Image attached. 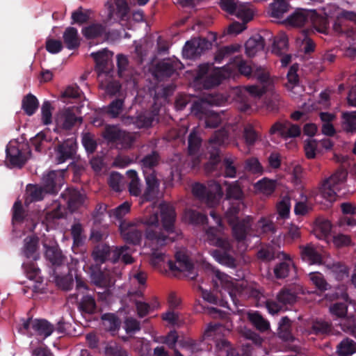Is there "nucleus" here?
I'll return each mask as SVG.
<instances>
[{
  "instance_id": "63",
  "label": "nucleus",
  "mask_w": 356,
  "mask_h": 356,
  "mask_svg": "<svg viewBox=\"0 0 356 356\" xmlns=\"http://www.w3.org/2000/svg\"><path fill=\"white\" fill-rule=\"evenodd\" d=\"M294 267L293 262L282 261L277 264L274 268V274L277 279L286 277L291 269Z\"/></svg>"
},
{
  "instance_id": "45",
  "label": "nucleus",
  "mask_w": 356,
  "mask_h": 356,
  "mask_svg": "<svg viewBox=\"0 0 356 356\" xmlns=\"http://www.w3.org/2000/svg\"><path fill=\"white\" fill-rule=\"evenodd\" d=\"M22 266L27 277L29 280H33L37 283L42 282L43 280L41 276V270L34 262L30 261L24 263Z\"/></svg>"
},
{
  "instance_id": "34",
  "label": "nucleus",
  "mask_w": 356,
  "mask_h": 356,
  "mask_svg": "<svg viewBox=\"0 0 356 356\" xmlns=\"http://www.w3.org/2000/svg\"><path fill=\"white\" fill-rule=\"evenodd\" d=\"M81 32L86 39H95L105 34L106 26L100 23H92L83 27Z\"/></svg>"
},
{
  "instance_id": "10",
  "label": "nucleus",
  "mask_w": 356,
  "mask_h": 356,
  "mask_svg": "<svg viewBox=\"0 0 356 356\" xmlns=\"http://www.w3.org/2000/svg\"><path fill=\"white\" fill-rule=\"evenodd\" d=\"M22 321V323L18 330L20 333L29 337L37 335L46 339L54 331V326L46 319L29 318Z\"/></svg>"
},
{
  "instance_id": "52",
  "label": "nucleus",
  "mask_w": 356,
  "mask_h": 356,
  "mask_svg": "<svg viewBox=\"0 0 356 356\" xmlns=\"http://www.w3.org/2000/svg\"><path fill=\"white\" fill-rule=\"evenodd\" d=\"M122 129L116 125L107 124L102 132V137L109 143H117Z\"/></svg>"
},
{
  "instance_id": "41",
  "label": "nucleus",
  "mask_w": 356,
  "mask_h": 356,
  "mask_svg": "<svg viewBox=\"0 0 356 356\" xmlns=\"http://www.w3.org/2000/svg\"><path fill=\"white\" fill-rule=\"evenodd\" d=\"M290 5L287 0H274L270 5V14L272 17L281 18L289 9Z\"/></svg>"
},
{
  "instance_id": "57",
  "label": "nucleus",
  "mask_w": 356,
  "mask_h": 356,
  "mask_svg": "<svg viewBox=\"0 0 356 356\" xmlns=\"http://www.w3.org/2000/svg\"><path fill=\"white\" fill-rule=\"evenodd\" d=\"M234 15L241 19L245 24L253 17L252 10L250 8L249 6L245 3H238Z\"/></svg>"
},
{
  "instance_id": "11",
  "label": "nucleus",
  "mask_w": 356,
  "mask_h": 356,
  "mask_svg": "<svg viewBox=\"0 0 356 356\" xmlns=\"http://www.w3.org/2000/svg\"><path fill=\"white\" fill-rule=\"evenodd\" d=\"M191 112L200 120H204L207 128H216L222 121L220 115L209 108L204 102H195L191 106Z\"/></svg>"
},
{
  "instance_id": "54",
  "label": "nucleus",
  "mask_w": 356,
  "mask_h": 356,
  "mask_svg": "<svg viewBox=\"0 0 356 356\" xmlns=\"http://www.w3.org/2000/svg\"><path fill=\"white\" fill-rule=\"evenodd\" d=\"M243 138L248 146H252L259 140V135L251 124H248L244 127Z\"/></svg>"
},
{
  "instance_id": "12",
  "label": "nucleus",
  "mask_w": 356,
  "mask_h": 356,
  "mask_svg": "<svg viewBox=\"0 0 356 356\" xmlns=\"http://www.w3.org/2000/svg\"><path fill=\"white\" fill-rule=\"evenodd\" d=\"M44 257L49 268L50 275L58 271L69 270L67 258L58 245L45 246Z\"/></svg>"
},
{
  "instance_id": "30",
  "label": "nucleus",
  "mask_w": 356,
  "mask_h": 356,
  "mask_svg": "<svg viewBox=\"0 0 356 356\" xmlns=\"http://www.w3.org/2000/svg\"><path fill=\"white\" fill-rule=\"evenodd\" d=\"M247 318L251 324L259 332H264L270 329L269 322L257 311L249 312L247 314Z\"/></svg>"
},
{
  "instance_id": "24",
  "label": "nucleus",
  "mask_w": 356,
  "mask_h": 356,
  "mask_svg": "<svg viewBox=\"0 0 356 356\" xmlns=\"http://www.w3.org/2000/svg\"><path fill=\"white\" fill-rule=\"evenodd\" d=\"M346 21L356 22V13L353 11L342 10L336 17L333 29L338 33L346 31Z\"/></svg>"
},
{
  "instance_id": "28",
  "label": "nucleus",
  "mask_w": 356,
  "mask_h": 356,
  "mask_svg": "<svg viewBox=\"0 0 356 356\" xmlns=\"http://www.w3.org/2000/svg\"><path fill=\"white\" fill-rule=\"evenodd\" d=\"M302 259L309 264H319L322 263L321 254L312 244L300 246Z\"/></svg>"
},
{
  "instance_id": "64",
  "label": "nucleus",
  "mask_w": 356,
  "mask_h": 356,
  "mask_svg": "<svg viewBox=\"0 0 356 356\" xmlns=\"http://www.w3.org/2000/svg\"><path fill=\"white\" fill-rule=\"evenodd\" d=\"M104 325L111 332H115L120 326V319L113 314H105L102 316Z\"/></svg>"
},
{
  "instance_id": "37",
  "label": "nucleus",
  "mask_w": 356,
  "mask_h": 356,
  "mask_svg": "<svg viewBox=\"0 0 356 356\" xmlns=\"http://www.w3.org/2000/svg\"><path fill=\"white\" fill-rule=\"evenodd\" d=\"M124 101L122 98H116L103 108L104 113L111 118H117L122 113Z\"/></svg>"
},
{
  "instance_id": "44",
  "label": "nucleus",
  "mask_w": 356,
  "mask_h": 356,
  "mask_svg": "<svg viewBox=\"0 0 356 356\" xmlns=\"http://www.w3.org/2000/svg\"><path fill=\"white\" fill-rule=\"evenodd\" d=\"M128 177L130 179L129 184V191L131 195L138 197L141 194V184L138 173L134 170H129L127 172Z\"/></svg>"
},
{
  "instance_id": "36",
  "label": "nucleus",
  "mask_w": 356,
  "mask_h": 356,
  "mask_svg": "<svg viewBox=\"0 0 356 356\" xmlns=\"http://www.w3.org/2000/svg\"><path fill=\"white\" fill-rule=\"evenodd\" d=\"M224 79L225 76L222 74L220 70L218 69L211 72L197 83H201L203 88L210 89L220 85Z\"/></svg>"
},
{
  "instance_id": "6",
  "label": "nucleus",
  "mask_w": 356,
  "mask_h": 356,
  "mask_svg": "<svg viewBox=\"0 0 356 356\" xmlns=\"http://www.w3.org/2000/svg\"><path fill=\"white\" fill-rule=\"evenodd\" d=\"M76 293L72 297H74L78 303V308L82 314H93L97 312V304L94 292L90 293L86 282L82 277L75 275Z\"/></svg>"
},
{
  "instance_id": "9",
  "label": "nucleus",
  "mask_w": 356,
  "mask_h": 356,
  "mask_svg": "<svg viewBox=\"0 0 356 356\" xmlns=\"http://www.w3.org/2000/svg\"><path fill=\"white\" fill-rule=\"evenodd\" d=\"M31 154V149L27 143H19L15 140L9 142L6 146V161L11 168H22Z\"/></svg>"
},
{
  "instance_id": "62",
  "label": "nucleus",
  "mask_w": 356,
  "mask_h": 356,
  "mask_svg": "<svg viewBox=\"0 0 356 356\" xmlns=\"http://www.w3.org/2000/svg\"><path fill=\"white\" fill-rule=\"evenodd\" d=\"M124 177L117 172H112L108 179V184L112 190L120 192L123 188Z\"/></svg>"
},
{
  "instance_id": "39",
  "label": "nucleus",
  "mask_w": 356,
  "mask_h": 356,
  "mask_svg": "<svg viewBox=\"0 0 356 356\" xmlns=\"http://www.w3.org/2000/svg\"><path fill=\"white\" fill-rule=\"evenodd\" d=\"M39 107V102L37 97L31 93L25 95L22 101V108L29 115H33Z\"/></svg>"
},
{
  "instance_id": "60",
  "label": "nucleus",
  "mask_w": 356,
  "mask_h": 356,
  "mask_svg": "<svg viewBox=\"0 0 356 356\" xmlns=\"http://www.w3.org/2000/svg\"><path fill=\"white\" fill-rule=\"evenodd\" d=\"M342 330L356 339V318L353 316H345L341 320Z\"/></svg>"
},
{
  "instance_id": "29",
  "label": "nucleus",
  "mask_w": 356,
  "mask_h": 356,
  "mask_svg": "<svg viewBox=\"0 0 356 356\" xmlns=\"http://www.w3.org/2000/svg\"><path fill=\"white\" fill-rule=\"evenodd\" d=\"M278 325V337L284 341L293 342L295 340V337L291 332V321L288 316L282 317Z\"/></svg>"
},
{
  "instance_id": "42",
  "label": "nucleus",
  "mask_w": 356,
  "mask_h": 356,
  "mask_svg": "<svg viewBox=\"0 0 356 356\" xmlns=\"http://www.w3.org/2000/svg\"><path fill=\"white\" fill-rule=\"evenodd\" d=\"M155 115L154 112L147 111H143L133 118V122L138 128L149 127L154 120Z\"/></svg>"
},
{
  "instance_id": "4",
  "label": "nucleus",
  "mask_w": 356,
  "mask_h": 356,
  "mask_svg": "<svg viewBox=\"0 0 356 356\" xmlns=\"http://www.w3.org/2000/svg\"><path fill=\"white\" fill-rule=\"evenodd\" d=\"M241 202L233 203L225 213V218L232 227L233 237L238 241H243L251 229L250 216L240 219L238 214L241 210Z\"/></svg>"
},
{
  "instance_id": "25",
  "label": "nucleus",
  "mask_w": 356,
  "mask_h": 356,
  "mask_svg": "<svg viewBox=\"0 0 356 356\" xmlns=\"http://www.w3.org/2000/svg\"><path fill=\"white\" fill-rule=\"evenodd\" d=\"M47 193L45 188L42 186L29 184L26 186L24 202L28 205L32 202L41 201Z\"/></svg>"
},
{
  "instance_id": "27",
  "label": "nucleus",
  "mask_w": 356,
  "mask_h": 356,
  "mask_svg": "<svg viewBox=\"0 0 356 356\" xmlns=\"http://www.w3.org/2000/svg\"><path fill=\"white\" fill-rule=\"evenodd\" d=\"M265 42L264 38L257 34L250 38L245 44V53L249 57L254 56L258 51L264 49Z\"/></svg>"
},
{
  "instance_id": "59",
  "label": "nucleus",
  "mask_w": 356,
  "mask_h": 356,
  "mask_svg": "<svg viewBox=\"0 0 356 356\" xmlns=\"http://www.w3.org/2000/svg\"><path fill=\"white\" fill-rule=\"evenodd\" d=\"M276 299L284 307L287 305H291L295 303L297 296L289 289H282L277 295Z\"/></svg>"
},
{
  "instance_id": "2",
  "label": "nucleus",
  "mask_w": 356,
  "mask_h": 356,
  "mask_svg": "<svg viewBox=\"0 0 356 356\" xmlns=\"http://www.w3.org/2000/svg\"><path fill=\"white\" fill-rule=\"evenodd\" d=\"M228 133L225 129L216 131L209 140L207 152L209 155V161L205 164L207 172H213L218 168H223L225 177L234 178L236 175V168L232 157H225L221 161L220 147L228 140Z\"/></svg>"
},
{
  "instance_id": "3",
  "label": "nucleus",
  "mask_w": 356,
  "mask_h": 356,
  "mask_svg": "<svg viewBox=\"0 0 356 356\" xmlns=\"http://www.w3.org/2000/svg\"><path fill=\"white\" fill-rule=\"evenodd\" d=\"M205 233L209 243L219 248L212 252L214 259L221 264L234 267L235 259L229 253L231 249L230 243L227 238L220 236V228L211 226L205 230Z\"/></svg>"
},
{
  "instance_id": "5",
  "label": "nucleus",
  "mask_w": 356,
  "mask_h": 356,
  "mask_svg": "<svg viewBox=\"0 0 356 356\" xmlns=\"http://www.w3.org/2000/svg\"><path fill=\"white\" fill-rule=\"evenodd\" d=\"M348 172L342 168L337 169L330 177L325 179L320 187L321 197L332 203L337 200L341 188H343L347 179Z\"/></svg>"
},
{
  "instance_id": "50",
  "label": "nucleus",
  "mask_w": 356,
  "mask_h": 356,
  "mask_svg": "<svg viewBox=\"0 0 356 356\" xmlns=\"http://www.w3.org/2000/svg\"><path fill=\"white\" fill-rule=\"evenodd\" d=\"M63 121L62 128L65 130H70L76 124L82 122V118L77 117L72 109L68 108L63 113Z\"/></svg>"
},
{
  "instance_id": "61",
  "label": "nucleus",
  "mask_w": 356,
  "mask_h": 356,
  "mask_svg": "<svg viewBox=\"0 0 356 356\" xmlns=\"http://www.w3.org/2000/svg\"><path fill=\"white\" fill-rule=\"evenodd\" d=\"M117 66L118 76L120 78H124L127 80L129 76V73L128 72L129 60L127 57L123 54H118Z\"/></svg>"
},
{
  "instance_id": "8",
  "label": "nucleus",
  "mask_w": 356,
  "mask_h": 356,
  "mask_svg": "<svg viewBox=\"0 0 356 356\" xmlns=\"http://www.w3.org/2000/svg\"><path fill=\"white\" fill-rule=\"evenodd\" d=\"M285 22L294 27H302L309 23L314 26H325L327 19L319 15L315 10L297 8L286 19Z\"/></svg>"
},
{
  "instance_id": "35",
  "label": "nucleus",
  "mask_w": 356,
  "mask_h": 356,
  "mask_svg": "<svg viewBox=\"0 0 356 356\" xmlns=\"http://www.w3.org/2000/svg\"><path fill=\"white\" fill-rule=\"evenodd\" d=\"M129 248L127 245L115 247L112 250V257H111V261L115 264L121 259L125 264H132L134 260L131 255L127 252Z\"/></svg>"
},
{
  "instance_id": "31",
  "label": "nucleus",
  "mask_w": 356,
  "mask_h": 356,
  "mask_svg": "<svg viewBox=\"0 0 356 356\" xmlns=\"http://www.w3.org/2000/svg\"><path fill=\"white\" fill-rule=\"evenodd\" d=\"M112 250L106 244H99L95 246L92 252V257L97 264H102L107 259L111 260Z\"/></svg>"
},
{
  "instance_id": "53",
  "label": "nucleus",
  "mask_w": 356,
  "mask_h": 356,
  "mask_svg": "<svg viewBox=\"0 0 356 356\" xmlns=\"http://www.w3.org/2000/svg\"><path fill=\"white\" fill-rule=\"evenodd\" d=\"M90 17V11L80 6L72 13L71 24L82 25L87 23Z\"/></svg>"
},
{
  "instance_id": "26",
  "label": "nucleus",
  "mask_w": 356,
  "mask_h": 356,
  "mask_svg": "<svg viewBox=\"0 0 356 356\" xmlns=\"http://www.w3.org/2000/svg\"><path fill=\"white\" fill-rule=\"evenodd\" d=\"M184 218L188 224L199 226L204 225L208 222L207 215L200 211L193 209H187L184 213Z\"/></svg>"
},
{
  "instance_id": "56",
  "label": "nucleus",
  "mask_w": 356,
  "mask_h": 356,
  "mask_svg": "<svg viewBox=\"0 0 356 356\" xmlns=\"http://www.w3.org/2000/svg\"><path fill=\"white\" fill-rule=\"evenodd\" d=\"M255 188L263 194L269 195L275 191L276 182L275 181L264 178L256 183Z\"/></svg>"
},
{
  "instance_id": "22",
  "label": "nucleus",
  "mask_w": 356,
  "mask_h": 356,
  "mask_svg": "<svg viewBox=\"0 0 356 356\" xmlns=\"http://www.w3.org/2000/svg\"><path fill=\"white\" fill-rule=\"evenodd\" d=\"M179 63L170 59H164L156 63L155 74L158 78L170 77L176 71Z\"/></svg>"
},
{
  "instance_id": "58",
  "label": "nucleus",
  "mask_w": 356,
  "mask_h": 356,
  "mask_svg": "<svg viewBox=\"0 0 356 356\" xmlns=\"http://www.w3.org/2000/svg\"><path fill=\"white\" fill-rule=\"evenodd\" d=\"M309 278L312 284L321 292L330 289V286L325 280L324 276L319 272L309 273Z\"/></svg>"
},
{
  "instance_id": "7",
  "label": "nucleus",
  "mask_w": 356,
  "mask_h": 356,
  "mask_svg": "<svg viewBox=\"0 0 356 356\" xmlns=\"http://www.w3.org/2000/svg\"><path fill=\"white\" fill-rule=\"evenodd\" d=\"M192 191L196 197L211 207L218 204L224 194L220 184L215 181L210 182L209 188L202 184L195 183L193 185Z\"/></svg>"
},
{
  "instance_id": "21",
  "label": "nucleus",
  "mask_w": 356,
  "mask_h": 356,
  "mask_svg": "<svg viewBox=\"0 0 356 356\" xmlns=\"http://www.w3.org/2000/svg\"><path fill=\"white\" fill-rule=\"evenodd\" d=\"M161 156L157 151L153 150L145 155L139 161L143 174L156 172L155 168L160 163Z\"/></svg>"
},
{
  "instance_id": "18",
  "label": "nucleus",
  "mask_w": 356,
  "mask_h": 356,
  "mask_svg": "<svg viewBox=\"0 0 356 356\" xmlns=\"http://www.w3.org/2000/svg\"><path fill=\"white\" fill-rule=\"evenodd\" d=\"M63 183V177L58 172L52 170L44 175L42 179V186L46 193L56 194Z\"/></svg>"
},
{
  "instance_id": "20",
  "label": "nucleus",
  "mask_w": 356,
  "mask_h": 356,
  "mask_svg": "<svg viewBox=\"0 0 356 356\" xmlns=\"http://www.w3.org/2000/svg\"><path fill=\"white\" fill-rule=\"evenodd\" d=\"M119 229L123 240L129 244L139 245L142 241L143 232L135 225L121 222Z\"/></svg>"
},
{
  "instance_id": "40",
  "label": "nucleus",
  "mask_w": 356,
  "mask_h": 356,
  "mask_svg": "<svg viewBox=\"0 0 356 356\" xmlns=\"http://www.w3.org/2000/svg\"><path fill=\"white\" fill-rule=\"evenodd\" d=\"M341 125L346 133L356 134V112L346 111L341 115Z\"/></svg>"
},
{
  "instance_id": "43",
  "label": "nucleus",
  "mask_w": 356,
  "mask_h": 356,
  "mask_svg": "<svg viewBox=\"0 0 356 356\" xmlns=\"http://www.w3.org/2000/svg\"><path fill=\"white\" fill-rule=\"evenodd\" d=\"M115 4L116 6V12L114 11L112 7H110L108 17L112 19L114 17V15H115L120 19H125L129 11L127 0H115Z\"/></svg>"
},
{
  "instance_id": "48",
  "label": "nucleus",
  "mask_w": 356,
  "mask_h": 356,
  "mask_svg": "<svg viewBox=\"0 0 356 356\" xmlns=\"http://www.w3.org/2000/svg\"><path fill=\"white\" fill-rule=\"evenodd\" d=\"M289 40L284 33H279L274 38L272 51L277 55H282L288 49Z\"/></svg>"
},
{
  "instance_id": "33",
  "label": "nucleus",
  "mask_w": 356,
  "mask_h": 356,
  "mask_svg": "<svg viewBox=\"0 0 356 356\" xmlns=\"http://www.w3.org/2000/svg\"><path fill=\"white\" fill-rule=\"evenodd\" d=\"M23 252L24 255L28 259L37 260L39 254L37 252L38 248V239L36 237L27 236L25 238Z\"/></svg>"
},
{
  "instance_id": "32",
  "label": "nucleus",
  "mask_w": 356,
  "mask_h": 356,
  "mask_svg": "<svg viewBox=\"0 0 356 356\" xmlns=\"http://www.w3.org/2000/svg\"><path fill=\"white\" fill-rule=\"evenodd\" d=\"M63 41L67 49H77L80 45L77 29L72 26L67 27L63 33Z\"/></svg>"
},
{
  "instance_id": "16",
  "label": "nucleus",
  "mask_w": 356,
  "mask_h": 356,
  "mask_svg": "<svg viewBox=\"0 0 356 356\" xmlns=\"http://www.w3.org/2000/svg\"><path fill=\"white\" fill-rule=\"evenodd\" d=\"M277 132L284 138H296L300 135L301 129L299 125L293 124L289 121L277 122L272 125L270 134H275Z\"/></svg>"
},
{
  "instance_id": "15",
  "label": "nucleus",
  "mask_w": 356,
  "mask_h": 356,
  "mask_svg": "<svg viewBox=\"0 0 356 356\" xmlns=\"http://www.w3.org/2000/svg\"><path fill=\"white\" fill-rule=\"evenodd\" d=\"M60 197L66 202L69 210L74 212L84 204L86 195L76 188H67L61 193Z\"/></svg>"
},
{
  "instance_id": "23",
  "label": "nucleus",
  "mask_w": 356,
  "mask_h": 356,
  "mask_svg": "<svg viewBox=\"0 0 356 356\" xmlns=\"http://www.w3.org/2000/svg\"><path fill=\"white\" fill-rule=\"evenodd\" d=\"M176 262L178 266L172 261H168L169 268L171 270L187 271L191 273L194 268L193 263L188 257L182 252H177L175 254Z\"/></svg>"
},
{
  "instance_id": "47",
  "label": "nucleus",
  "mask_w": 356,
  "mask_h": 356,
  "mask_svg": "<svg viewBox=\"0 0 356 356\" xmlns=\"http://www.w3.org/2000/svg\"><path fill=\"white\" fill-rule=\"evenodd\" d=\"M241 46L233 44L220 48L216 53L214 59L216 63H220L225 58H227L236 52H238Z\"/></svg>"
},
{
  "instance_id": "46",
  "label": "nucleus",
  "mask_w": 356,
  "mask_h": 356,
  "mask_svg": "<svg viewBox=\"0 0 356 356\" xmlns=\"http://www.w3.org/2000/svg\"><path fill=\"white\" fill-rule=\"evenodd\" d=\"M332 331V324L325 321L316 320L313 321L309 330V334L319 335L329 334Z\"/></svg>"
},
{
  "instance_id": "51",
  "label": "nucleus",
  "mask_w": 356,
  "mask_h": 356,
  "mask_svg": "<svg viewBox=\"0 0 356 356\" xmlns=\"http://www.w3.org/2000/svg\"><path fill=\"white\" fill-rule=\"evenodd\" d=\"M355 353L356 343L349 338L344 339L337 346V353L340 356H350Z\"/></svg>"
},
{
  "instance_id": "1",
  "label": "nucleus",
  "mask_w": 356,
  "mask_h": 356,
  "mask_svg": "<svg viewBox=\"0 0 356 356\" xmlns=\"http://www.w3.org/2000/svg\"><path fill=\"white\" fill-rule=\"evenodd\" d=\"M159 208L163 231L159 227V216L156 213L144 216L141 222L147 226L145 236L149 245L162 247L169 242H174L181 233L175 227L177 215L175 208L167 202H161Z\"/></svg>"
},
{
  "instance_id": "19",
  "label": "nucleus",
  "mask_w": 356,
  "mask_h": 356,
  "mask_svg": "<svg viewBox=\"0 0 356 356\" xmlns=\"http://www.w3.org/2000/svg\"><path fill=\"white\" fill-rule=\"evenodd\" d=\"M143 175L145 180L146 188L141 198L143 201L150 202L157 197L160 181L156 177V172Z\"/></svg>"
},
{
  "instance_id": "17",
  "label": "nucleus",
  "mask_w": 356,
  "mask_h": 356,
  "mask_svg": "<svg viewBox=\"0 0 356 356\" xmlns=\"http://www.w3.org/2000/svg\"><path fill=\"white\" fill-rule=\"evenodd\" d=\"M90 56L95 62V71L98 75L99 76L101 74L109 75L113 64L108 55V51L104 49L92 52Z\"/></svg>"
},
{
  "instance_id": "13",
  "label": "nucleus",
  "mask_w": 356,
  "mask_h": 356,
  "mask_svg": "<svg viewBox=\"0 0 356 356\" xmlns=\"http://www.w3.org/2000/svg\"><path fill=\"white\" fill-rule=\"evenodd\" d=\"M211 46V42L205 38H193L186 42L182 50V55L186 58L195 59L204 54Z\"/></svg>"
},
{
  "instance_id": "14",
  "label": "nucleus",
  "mask_w": 356,
  "mask_h": 356,
  "mask_svg": "<svg viewBox=\"0 0 356 356\" xmlns=\"http://www.w3.org/2000/svg\"><path fill=\"white\" fill-rule=\"evenodd\" d=\"M77 143L71 138L59 143L55 147L56 161L58 163H63L68 160L74 159L76 152Z\"/></svg>"
},
{
  "instance_id": "55",
  "label": "nucleus",
  "mask_w": 356,
  "mask_h": 356,
  "mask_svg": "<svg viewBox=\"0 0 356 356\" xmlns=\"http://www.w3.org/2000/svg\"><path fill=\"white\" fill-rule=\"evenodd\" d=\"M202 145V139L195 131L191 132L188 138V153L195 156L198 154Z\"/></svg>"
},
{
  "instance_id": "38",
  "label": "nucleus",
  "mask_w": 356,
  "mask_h": 356,
  "mask_svg": "<svg viewBox=\"0 0 356 356\" xmlns=\"http://www.w3.org/2000/svg\"><path fill=\"white\" fill-rule=\"evenodd\" d=\"M63 271H58L57 273L51 274L56 285L64 291H69L72 289L74 285V279L72 275L68 272L67 275H63Z\"/></svg>"
},
{
  "instance_id": "49",
  "label": "nucleus",
  "mask_w": 356,
  "mask_h": 356,
  "mask_svg": "<svg viewBox=\"0 0 356 356\" xmlns=\"http://www.w3.org/2000/svg\"><path fill=\"white\" fill-rule=\"evenodd\" d=\"M332 225L330 221L325 219H318L316 220L314 232L319 239L325 238L330 233Z\"/></svg>"
}]
</instances>
